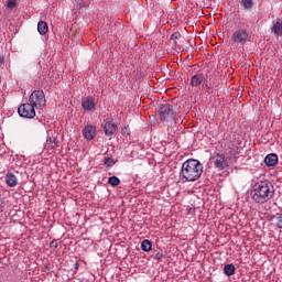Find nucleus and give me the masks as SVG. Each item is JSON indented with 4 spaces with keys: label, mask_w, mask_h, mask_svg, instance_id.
Instances as JSON below:
<instances>
[{
    "label": "nucleus",
    "mask_w": 282,
    "mask_h": 282,
    "mask_svg": "<svg viewBox=\"0 0 282 282\" xmlns=\"http://www.w3.org/2000/svg\"><path fill=\"white\" fill-rule=\"evenodd\" d=\"M250 195L256 204H265L274 197V186L268 181H260L252 186Z\"/></svg>",
    "instance_id": "1"
},
{
    "label": "nucleus",
    "mask_w": 282,
    "mask_h": 282,
    "mask_svg": "<svg viewBox=\"0 0 282 282\" xmlns=\"http://www.w3.org/2000/svg\"><path fill=\"white\" fill-rule=\"evenodd\" d=\"M204 173V165L195 159H188L183 162L181 167V177L185 182H197Z\"/></svg>",
    "instance_id": "2"
},
{
    "label": "nucleus",
    "mask_w": 282,
    "mask_h": 282,
    "mask_svg": "<svg viewBox=\"0 0 282 282\" xmlns=\"http://www.w3.org/2000/svg\"><path fill=\"white\" fill-rule=\"evenodd\" d=\"M248 39H250V32L248 31V29H237L232 32L230 42L234 45H246Z\"/></svg>",
    "instance_id": "3"
},
{
    "label": "nucleus",
    "mask_w": 282,
    "mask_h": 282,
    "mask_svg": "<svg viewBox=\"0 0 282 282\" xmlns=\"http://www.w3.org/2000/svg\"><path fill=\"white\" fill-rule=\"evenodd\" d=\"M159 117L165 122H173L175 120V110H173V106L169 102L162 104L159 107Z\"/></svg>",
    "instance_id": "4"
},
{
    "label": "nucleus",
    "mask_w": 282,
    "mask_h": 282,
    "mask_svg": "<svg viewBox=\"0 0 282 282\" xmlns=\"http://www.w3.org/2000/svg\"><path fill=\"white\" fill-rule=\"evenodd\" d=\"M29 104L35 109H43V107H45V93L34 90L29 97Z\"/></svg>",
    "instance_id": "5"
},
{
    "label": "nucleus",
    "mask_w": 282,
    "mask_h": 282,
    "mask_svg": "<svg viewBox=\"0 0 282 282\" xmlns=\"http://www.w3.org/2000/svg\"><path fill=\"white\" fill-rule=\"evenodd\" d=\"M231 160L232 159L230 156H226L224 153H217L213 156V163L217 171H224V169H228V166H230Z\"/></svg>",
    "instance_id": "6"
},
{
    "label": "nucleus",
    "mask_w": 282,
    "mask_h": 282,
    "mask_svg": "<svg viewBox=\"0 0 282 282\" xmlns=\"http://www.w3.org/2000/svg\"><path fill=\"white\" fill-rule=\"evenodd\" d=\"M18 113L21 118H26L29 120H32V118H35L36 116V108L32 106V104H22L18 108Z\"/></svg>",
    "instance_id": "7"
},
{
    "label": "nucleus",
    "mask_w": 282,
    "mask_h": 282,
    "mask_svg": "<svg viewBox=\"0 0 282 282\" xmlns=\"http://www.w3.org/2000/svg\"><path fill=\"white\" fill-rule=\"evenodd\" d=\"M98 105V99L93 96H87L82 99V108L84 111H96V107Z\"/></svg>",
    "instance_id": "8"
},
{
    "label": "nucleus",
    "mask_w": 282,
    "mask_h": 282,
    "mask_svg": "<svg viewBox=\"0 0 282 282\" xmlns=\"http://www.w3.org/2000/svg\"><path fill=\"white\" fill-rule=\"evenodd\" d=\"M206 78H208V74H204V73L195 74L194 76H192V79H191L192 87H199V85H202V83H204Z\"/></svg>",
    "instance_id": "9"
},
{
    "label": "nucleus",
    "mask_w": 282,
    "mask_h": 282,
    "mask_svg": "<svg viewBox=\"0 0 282 282\" xmlns=\"http://www.w3.org/2000/svg\"><path fill=\"white\" fill-rule=\"evenodd\" d=\"M84 138L86 140H94L96 138V127L94 126H86L83 129Z\"/></svg>",
    "instance_id": "10"
},
{
    "label": "nucleus",
    "mask_w": 282,
    "mask_h": 282,
    "mask_svg": "<svg viewBox=\"0 0 282 282\" xmlns=\"http://www.w3.org/2000/svg\"><path fill=\"white\" fill-rule=\"evenodd\" d=\"M264 164L267 166H276L279 164V155L276 153H270L264 158Z\"/></svg>",
    "instance_id": "11"
},
{
    "label": "nucleus",
    "mask_w": 282,
    "mask_h": 282,
    "mask_svg": "<svg viewBox=\"0 0 282 282\" xmlns=\"http://www.w3.org/2000/svg\"><path fill=\"white\" fill-rule=\"evenodd\" d=\"M118 127L116 126V123L113 122H109L107 121L105 124H104V132H105V135H113V133H116Z\"/></svg>",
    "instance_id": "12"
},
{
    "label": "nucleus",
    "mask_w": 282,
    "mask_h": 282,
    "mask_svg": "<svg viewBox=\"0 0 282 282\" xmlns=\"http://www.w3.org/2000/svg\"><path fill=\"white\" fill-rule=\"evenodd\" d=\"M44 147H45V149H47V151H50L52 149H56L58 147V138L57 137H48L46 139Z\"/></svg>",
    "instance_id": "13"
},
{
    "label": "nucleus",
    "mask_w": 282,
    "mask_h": 282,
    "mask_svg": "<svg viewBox=\"0 0 282 282\" xmlns=\"http://www.w3.org/2000/svg\"><path fill=\"white\" fill-rule=\"evenodd\" d=\"M6 182H7V186H10V188H14V186L19 184V178H17V175L12 173H8L6 175Z\"/></svg>",
    "instance_id": "14"
},
{
    "label": "nucleus",
    "mask_w": 282,
    "mask_h": 282,
    "mask_svg": "<svg viewBox=\"0 0 282 282\" xmlns=\"http://www.w3.org/2000/svg\"><path fill=\"white\" fill-rule=\"evenodd\" d=\"M271 32H273L275 36H282V20H276L273 22Z\"/></svg>",
    "instance_id": "15"
},
{
    "label": "nucleus",
    "mask_w": 282,
    "mask_h": 282,
    "mask_svg": "<svg viewBox=\"0 0 282 282\" xmlns=\"http://www.w3.org/2000/svg\"><path fill=\"white\" fill-rule=\"evenodd\" d=\"M47 30H48L47 22L40 21L37 23V32H39V34H41V35L47 34Z\"/></svg>",
    "instance_id": "16"
},
{
    "label": "nucleus",
    "mask_w": 282,
    "mask_h": 282,
    "mask_svg": "<svg viewBox=\"0 0 282 282\" xmlns=\"http://www.w3.org/2000/svg\"><path fill=\"white\" fill-rule=\"evenodd\" d=\"M237 268H235V264H226L224 267V274H226V276H232V274H235Z\"/></svg>",
    "instance_id": "17"
},
{
    "label": "nucleus",
    "mask_w": 282,
    "mask_h": 282,
    "mask_svg": "<svg viewBox=\"0 0 282 282\" xmlns=\"http://www.w3.org/2000/svg\"><path fill=\"white\" fill-rule=\"evenodd\" d=\"M153 248V243L151 242V240H143L141 242V250H143V252H151V249Z\"/></svg>",
    "instance_id": "18"
},
{
    "label": "nucleus",
    "mask_w": 282,
    "mask_h": 282,
    "mask_svg": "<svg viewBox=\"0 0 282 282\" xmlns=\"http://www.w3.org/2000/svg\"><path fill=\"white\" fill-rule=\"evenodd\" d=\"M240 6L245 10H250L254 6V2L252 0H241Z\"/></svg>",
    "instance_id": "19"
},
{
    "label": "nucleus",
    "mask_w": 282,
    "mask_h": 282,
    "mask_svg": "<svg viewBox=\"0 0 282 282\" xmlns=\"http://www.w3.org/2000/svg\"><path fill=\"white\" fill-rule=\"evenodd\" d=\"M108 184H110V186H120V178H118V176H110Z\"/></svg>",
    "instance_id": "20"
},
{
    "label": "nucleus",
    "mask_w": 282,
    "mask_h": 282,
    "mask_svg": "<svg viewBox=\"0 0 282 282\" xmlns=\"http://www.w3.org/2000/svg\"><path fill=\"white\" fill-rule=\"evenodd\" d=\"M237 155H239V148H237V145H232L229 150V156L237 158Z\"/></svg>",
    "instance_id": "21"
},
{
    "label": "nucleus",
    "mask_w": 282,
    "mask_h": 282,
    "mask_svg": "<svg viewBox=\"0 0 282 282\" xmlns=\"http://www.w3.org/2000/svg\"><path fill=\"white\" fill-rule=\"evenodd\" d=\"M104 164L107 169H111V166H113L116 162L113 161V158H106Z\"/></svg>",
    "instance_id": "22"
},
{
    "label": "nucleus",
    "mask_w": 282,
    "mask_h": 282,
    "mask_svg": "<svg viewBox=\"0 0 282 282\" xmlns=\"http://www.w3.org/2000/svg\"><path fill=\"white\" fill-rule=\"evenodd\" d=\"M275 226L282 230V213L278 214Z\"/></svg>",
    "instance_id": "23"
},
{
    "label": "nucleus",
    "mask_w": 282,
    "mask_h": 282,
    "mask_svg": "<svg viewBox=\"0 0 282 282\" xmlns=\"http://www.w3.org/2000/svg\"><path fill=\"white\" fill-rule=\"evenodd\" d=\"M154 259H155V261H162L163 259H164V253H162V252H156L155 254H154Z\"/></svg>",
    "instance_id": "24"
},
{
    "label": "nucleus",
    "mask_w": 282,
    "mask_h": 282,
    "mask_svg": "<svg viewBox=\"0 0 282 282\" xmlns=\"http://www.w3.org/2000/svg\"><path fill=\"white\" fill-rule=\"evenodd\" d=\"M182 37V34H180V32H174L172 35H171V40L172 41H177V39H181Z\"/></svg>",
    "instance_id": "25"
},
{
    "label": "nucleus",
    "mask_w": 282,
    "mask_h": 282,
    "mask_svg": "<svg viewBox=\"0 0 282 282\" xmlns=\"http://www.w3.org/2000/svg\"><path fill=\"white\" fill-rule=\"evenodd\" d=\"M4 209H6V203L3 202V199L0 196V213H3Z\"/></svg>",
    "instance_id": "26"
},
{
    "label": "nucleus",
    "mask_w": 282,
    "mask_h": 282,
    "mask_svg": "<svg viewBox=\"0 0 282 282\" xmlns=\"http://www.w3.org/2000/svg\"><path fill=\"white\" fill-rule=\"evenodd\" d=\"M15 6H17V2L14 0H11L7 3V7L10 9L14 8Z\"/></svg>",
    "instance_id": "27"
},
{
    "label": "nucleus",
    "mask_w": 282,
    "mask_h": 282,
    "mask_svg": "<svg viewBox=\"0 0 282 282\" xmlns=\"http://www.w3.org/2000/svg\"><path fill=\"white\" fill-rule=\"evenodd\" d=\"M50 246L51 248H58V242L56 240H52Z\"/></svg>",
    "instance_id": "28"
},
{
    "label": "nucleus",
    "mask_w": 282,
    "mask_h": 282,
    "mask_svg": "<svg viewBox=\"0 0 282 282\" xmlns=\"http://www.w3.org/2000/svg\"><path fill=\"white\" fill-rule=\"evenodd\" d=\"M123 133H126L127 135H129V126H127V127L124 128Z\"/></svg>",
    "instance_id": "29"
},
{
    "label": "nucleus",
    "mask_w": 282,
    "mask_h": 282,
    "mask_svg": "<svg viewBox=\"0 0 282 282\" xmlns=\"http://www.w3.org/2000/svg\"><path fill=\"white\" fill-rule=\"evenodd\" d=\"M3 56L2 55H0V67H2V65H3Z\"/></svg>",
    "instance_id": "30"
},
{
    "label": "nucleus",
    "mask_w": 282,
    "mask_h": 282,
    "mask_svg": "<svg viewBox=\"0 0 282 282\" xmlns=\"http://www.w3.org/2000/svg\"><path fill=\"white\" fill-rule=\"evenodd\" d=\"M74 268H75L76 270H78V268H80V264H78V262H76V263H74Z\"/></svg>",
    "instance_id": "31"
}]
</instances>
